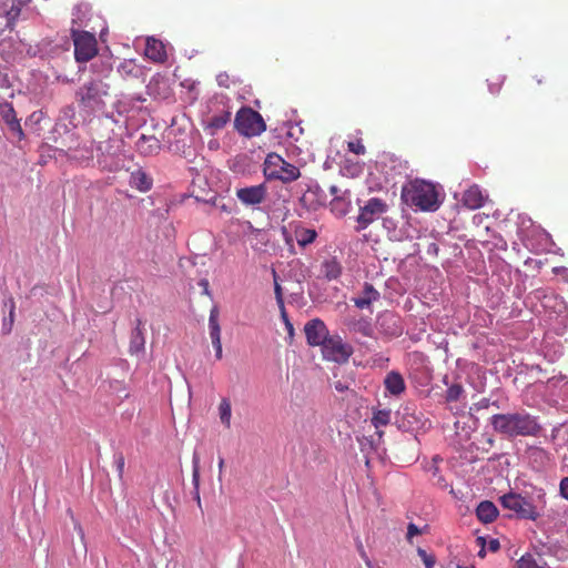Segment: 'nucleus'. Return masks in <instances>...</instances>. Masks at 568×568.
I'll return each instance as SVG.
<instances>
[{
    "instance_id": "9",
    "label": "nucleus",
    "mask_w": 568,
    "mask_h": 568,
    "mask_svg": "<svg viewBox=\"0 0 568 568\" xmlns=\"http://www.w3.org/2000/svg\"><path fill=\"white\" fill-rule=\"evenodd\" d=\"M386 211L387 204L383 200L378 197L369 199L366 204L359 209V214L357 216V222L359 224L358 230L366 229Z\"/></svg>"
},
{
    "instance_id": "18",
    "label": "nucleus",
    "mask_w": 568,
    "mask_h": 568,
    "mask_svg": "<svg viewBox=\"0 0 568 568\" xmlns=\"http://www.w3.org/2000/svg\"><path fill=\"white\" fill-rule=\"evenodd\" d=\"M145 337L143 334V323L140 318L136 320V325L131 333L130 347L131 354H138L144 351Z\"/></svg>"
},
{
    "instance_id": "24",
    "label": "nucleus",
    "mask_w": 568,
    "mask_h": 568,
    "mask_svg": "<svg viewBox=\"0 0 568 568\" xmlns=\"http://www.w3.org/2000/svg\"><path fill=\"white\" fill-rule=\"evenodd\" d=\"M517 568H549L540 555L525 554L517 561Z\"/></svg>"
},
{
    "instance_id": "14",
    "label": "nucleus",
    "mask_w": 568,
    "mask_h": 568,
    "mask_svg": "<svg viewBox=\"0 0 568 568\" xmlns=\"http://www.w3.org/2000/svg\"><path fill=\"white\" fill-rule=\"evenodd\" d=\"M145 55L159 63H163L168 59L166 50L162 41L154 39V38H148L146 45H145Z\"/></svg>"
},
{
    "instance_id": "34",
    "label": "nucleus",
    "mask_w": 568,
    "mask_h": 568,
    "mask_svg": "<svg viewBox=\"0 0 568 568\" xmlns=\"http://www.w3.org/2000/svg\"><path fill=\"white\" fill-rule=\"evenodd\" d=\"M530 456L534 459V462L544 463L545 460H549L548 453L542 448H532L530 450Z\"/></svg>"
},
{
    "instance_id": "44",
    "label": "nucleus",
    "mask_w": 568,
    "mask_h": 568,
    "mask_svg": "<svg viewBox=\"0 0 568 568\" xmlns=\"http://www.w3.org/2000/svg\"><path fill=\"white\" fill-rule=\"evenodd\" d=\"M489 548L493 551H497L499 549V541L497 539L490 540Z\"/></svg>"
},
{
    "instance_id": "51",
    "label": "nucleus",
    "mask_w": 568,
    "mask_h": 568,
    "mask_svg": "<svg viewBox=\"0 0 568 568\" xmlns=\"http://www.w3.org/2000/svg\"><path fill=\"white\" fill-rule=\"evenodd\" d=\"M479 556L484 557L485 556V549L481 548V550H479Z\"/></svg>"
},
{
    "instance_id": "30",
    "label": "nucleus",
    "mask_w": 568,
    "mask_h": 568,
    "mask_svg": "<svg viewBox=\"0 0 568 568\" xmlns=\"http://www.w3.org/2000/svg\"><path fill=\"white\" fill-rule=\"evenodd\" d=\"M488 88L491 94H498L504 83V77L500 74H493L487 79Z\"/></svg>"
},
{
    "instance_id": "29",
    "label": "nucleus",
    "mask_w": 568,
    "mask_h": 568,
    "mask_svg": "<svg viewBox=\"0 0 568 568\" xmlns=\"http://www.w3.org/2000/svg\"><path fill=\"white\" fill-rule=\"evenodd\" d=\"M390 410L389 409H377L374 412L372 417V424L375 428L386 426L390 423Z\"/></svg>"
},
{
    "instance_id": "26",
    "label": "nucleus",
    "mask_w": 568,
    "mask_h": 568,
    "mask_svg": "<svg viewBox=\"0 0 568 568\" xmlns=\"http://www.w3.org/2000/svg\"><path fill=\"white\" fill-rule=\"evenodd\" d=\"M192 466H193V471H192V481H193V485H194V498L197 503L199 506H201V497H200V491H199V486H200V456L196 452H194L193 454V458H192Z\"/></svg>"
},
{
    "instance_id": "19",
    "label": "nucleus",
    "mask_w": 568,
    "mask_h": 568,
    "mask_svg": "<svg viewBox=\"0 0 568 568\" xmlns=\"http://www.w3.org/2000/svg\"><path fill=\"white\" fill-rule=\"evenodd\" d=\"M476 516L481 523L489 524L497 518L498 509L494 505V503L489 500H484L479 503V505L477 506Z\"/></svg>"
},
{
    "instance_id": "16",
    "label": "nucleus",
    "mask_w": 568,
    "mask_h": 568,
    "mask_svg": "<svg viewBox=\"0 0 568 568\" xmlns=\"http://www.w3.org/2000/svg\"><path fill=\"white\" fill-rule=\"evenodd\" d=\"M140 154L150 156L156 154L161 149V143L154 135H141L136 142Z\"/></svg>"
},
{
    "instance_id": "40",
    "label": "nucleus",
    "mask_w": 568,
    "mask_h": 568,
    "mask_svg": "<svg viewBox=\"0 0 568 568\" xmlns=\"http://www.w3.org/2000/svg\"><path fill=\"white\" fill-rule=\"evenodd\" d=\"M229 80H230V78L226 72H222V73L217 74V77H216V81L220 87L229 88L230 87Z\"/></svg>"
},
{
    "instance_id": "12",
    "label": "nucleus",
    "mask_w": 568,
    "mask_h": 568,
    "mask_svg": "<svg viewBox=\"0 0 568 568\" xmlns=\"http://www.w3.org/2000/svg\"><path fill=\"white\" fill-rule=\"evenodd\" d=\"M0 116L10 131L18 135L19 140L24 136L20 121L18 120L14 108L11 103L3 102L0 104Z\"/></svg>"
},
{
    "instance_id": "50",
    "label": "nucleus",
    "mask_w": 568,
    "mask_h": 568,
    "mask_svg": "<svg viewBox=\"0 0 568 568\" xmlns=\"http://www.w3.org/2000/svg\"><path fill=\"white\" fill-rule=\"evenodd\" d=\"M339 202V199L337 196H335L334 201L332 202V205H335Z\"/></svg>"
},
{
    "instance_id": "6",
    "label": "nucleus",
    "mask_w": 568,
    "mask_h": 568,
    "mask_svg": "<svg viewBox=\"0 0 568 568\" xmlns=\"http://www.w3.org/2000/svg\"><path fill=\"white\" fill-rule=\"evenodd\" d=\"M501 506L516 514L518 518L536 520L539 517L537 508L530 500L517 493H508L499 497Z\"/></svg>"
},
{
    "instance_id": "31",
    "label": "nucleus",
    "mask_w": 568,
    "mask_h": 568,
    "mask_svg": "<svg viewBox=\"0 0 568 568\" xmlns=\"http://www.w3.org/2000/svg\"><path fill=\"white\" fill-rule=\"evenodd\" d=\"M118 71L122 77L134 75L136 71V64L132 60L124 61L119 65Z\"/></svg>"
},
{
    "instance_id": "52",
    "label": "nucleus",
    "mask_w": 568,
    "mask_h": 568,
    "mask_svg": "<svg viewBox=\"0 0 568 568\" xmlns=\"http://www.w3.org/2000/svg\"><path fill=\"white\" fill-rule=\"evenodd\" d=\"M222 211H226L227 213H230V211L226 210V206L225 205H222Z\"/></svg>"
},
{
    "instance_id": "5",
    "label": "nucleus",
    "mask_w": 568,
    "mask_h": 568,
    "mask_svg": "<svg viewBox=\"0 0 568 568\" xmlns=\"http://www.w3.org/2000/svg\"><path fill=\"white\" fill-rule=\"evenodd\" d=\"M234 126L245 138L258 136L266 131V123L262 115L248 106H243L236 112Z\"/></svg>"
},
{
    "instance_id": "46",
    "label": "nucleus",
    "mask_w": 568,
    "mask_h": 568,
    "mask_svg": "<svg viewBox=\"0 0 568 568\" xmlns=\"http://www.w3.org/2000/svg\"><path fill=\"white\" fill-rule=\"evenodd\" d=\"M13 314H14V303L12 300H10V318H11V321L13 320Z\"/></svg>"
},
{
    "instance_id": "39",
    "label": "nucleus",
    "mask_w": 568,
    "mask_h": 568,
    "mask_svg": "<svg viewBox=\"0 0 568 568\" xmlns=\"http://www.w3.org/2000/svg\"><path fill=\"white\" fill-rule=\"evenodd\" d=\"M560 495L568 500V477H564L559 484Z\"/></svg>"
},
{
    "instance_id": "17",
    "label": "nucleus",
    "mask_w": 568,
    "mask_h": 568,
    "mask_svg": "<svg viewBox=\"0 0 568 568\" xmlns=\"http://www.w3.org/2000/svg\"><path fill=\"white\" fill-rule=\"evenodd\" d=\"M21 13V2L17 0H11V4L9 6L8 2H2L0 4V16H4L7 20V26L12 29L16 21L20 17Z\"/></svg>"
},
{
    "instance_id": "37",
    "label": "nucleus",
    "mask_w": 568,
    "mask_h": 568,
    "mask_svg": "<svg viewBox=\"0 0 568 568\" xmlns=\"http://www.w3.org/2000/svg\"><path fill=\"white\" fill-rule=\"evenodd\" d=\"M422 530L413 523H409L407 526L406 538L408 542H412L414 536L420 535Z\"/></svg>"
},
{
    "instance_id": "22",
    "label": "nucleus",
    "mask_w": 568,
    "mask_h": 568,
    "mask_svg": "<svg viewBox=\"0 0 568 568\" xmlns=\"http://www.w3.org/2000/svg\"><path fill=\"white\" fill-rule=\"evenodd\" d=\"M130 185L141 192H146L152 187V179L142 170L131 173Z\"/></svg>"
},
{
    "instance_id": "20",
    "label": "nucleus",
    "mask_w": 568,
    "mask_h": 568,
    "mask_svg": "<svg viewBox=\"0 0 568 568\" xmlns=\"http://www.w3.org/2000/svg\"><path fill=\"white\" fill-rule=\"evenodd\" d=\"M384 384L386 390L395 396H398L402 393H404L406 388L403 376L394 371L386 375Z\"/></svg>"
},
{
    "instance_id": "2",
    "label": "nucleus",
    "mask_w": 568,
    "mask_h": 568,
    "mask_svg": "<svg viewBox=\"0 0 568 568\" xmlns=\"http://www.w3.org/2000/svg\"><path fill=\"white\" fill-rule=\"evenodd\" d=\"M402 199L406 204L422 211H436L439 207L438 193L434 184L424 180H414L403 186Z\"/></svg>"
},
{
    "instance_id": "15",
    "label": "nucleus",
    "mask_w": 568,
    "mask_h": 568,
    "mask_svg": "<svg viewBox=\"0 0 568 568\" xmlns=\"http://www.w3.org/2000/svg\"><path fill=\"white\" fill-rule=\"evenodd\" d=\"M379 293L371 283H365L362 294L358 297L353 298L356 307L364 310L371 306V304L379 298Z\"/></svg>"
},
{
    "instance_id": "49",
    "label": "nucleus",
    "mask_w": 568,
    "mask_h": 568,
    "mask_svg": "<svg viewBox=\"0 0 568 568\" xmlns=\"http://www.w3.org/2000/svg\"><path fill=\"white\" fill-rule=\"evenodd\" d=\"M329 191H331V194L336 195L338 190H337V186L333 185V186H331Z\"/></svg>"
},
{
    "instance_id": "23",
    "label": "nucleus",
    "mask_w": 568,
    "mask_h": 568,
    "mask_svg": "<svg viewBox=\"0 0 568 568\" xmlns=\"http://www.w3.org/2000/svg\"><path fill=\"white\" fill-rule=\"evenodd\" d=\"M294 235L297 241V244L302 247H305L306 245L312 244L316 240L317 232L314 229H307L301 224H297L294 229Z\"/></svg>"
},
{
    "instance_id": "13",
    "label": "nucleus",
    "mask_w": 568,
    "mask_h": 568,
    "mask_svg": "<svg viewBox=\"0 0 568 568\" xmlns=\"http://www.w3.org/2000/svg\"><path fill=\"white\" fill-rule=\"evenodd\" d=\"M485 201L486 196L476 184L465 190L462 196L463 205L469 210L480 209L485 204Z\"/></svg>"
},
{
    "instance_id": "48",
    "label": "nucleus",
    "mask_w": 568,
    "mask_h": 568,
    "mask_svg": "<svg viewBox=\"0 0 568 568\" xmlns=\"http://www.w3.org/2000/svg\"><path fill=\"white\" fill-rule=\"evenodd\" d=\"M488 405H489V400L486 398L480 402V407H483V408L488 407Z\"/></svg>"
},
{
    "instance_id": "10",
    "label": "nucleus",
    "mask_w": 568,
    "mask_h": 568,
    "mask_svg": "<svg viewBox=\"0 0 568 568\" xmlns=\"http://www.w3.org/2000/svg\"><path fill=\"white\" fill-rule=\"evenodd\" d=\"M304 333L310 346L323 347L331 336L327 326L320 318L308 321L304 326Z\"/></svg>"
},
{
    "instance_id": "8",
    "label": "nucleus",
    "mask_w": 568,
    "mask_h": 568,
    "mask_svg": "<svg viewBox=\"0 0 568 568\" xmlns=\"http://www.w3.org/2000/svg\"><path fill=\"white\" fill-rule=\"evenodd\" d=\"M353 352V347L349 344L344 343L338 335L329 336L322 347L323 357L338 364L348 362Z\"/></svg>"
},
{
    "instance_id": "42",
    "label": "nucleus",
    "mask_w": 568,
    "mask_h": 568,
    "mask_svg": "<svg viewBox=\"0 0 568 568\" xmlns=\"http://www.w3.org/2000/svg\"><path fill=\"white\" fill-rule=\"evenodd\" d=\"M214 349H215V356L217 359H221L222 358V343L221 341L217 342V344H212Z\"/></svg>"
},
{
    "instance_id": "1",
    "label": "nucleus",
    "mask_w": 568,
    "mask_h": 568,
    "mask_svg": "<svg viewBox=\"0 0 568 568\" xmlns=\"http://www.w3.org/2000/svg\"><path fill=\"white\" fill-rule=\"evenodd\" d=\"M490 425L496 433L509 438L537 436L541 430L537 418L525 410L495 414Z\"/></svg>"
},
{
    "instance_id": "11",
    "label": "nucleus",
    "mask_w": 568,
    "mask_h": 568,
    "mask_svg": "<svg viewBox=\"0 0 568 568\" xmlns=\"http://www.w3.org/2000/svg\"><path fill=\"white\" fill-rule=\"evenodd\" d=\"M267 195V189L265 184L252 185L236 190V197L244 205H258L263 203Z\"/></svg>"
},
{
    "instance_id": "47",
    "label": "nucleus",
    "mask_w": 568,
    "mask_h": 568,
    "mask_svg": "<svg viewBox=\"0 0 568 568\" xmlns=\"http://www.w3.org/2000/svg\"><path fill=\"white\" fill-rule=\"evenodd\" d=\"M223 467H224V459L220 458V460H219V473H220V475L222 474Z\"/></svg>"
},
{
    "instance_id": "3",
    "label": "nucleus",
    "mask_w": 568,
    "mask_h": 568,
    "mask_svg": "<svg viewBox=\"0 0 568 568\" xmlns=\"http://www.w3.org/2000/svg\"><path fill=\"white\" fill-rule=\"evenodd\" d=\"M263 173L266 180H277L283 183H292L301 176L300 169L285 161L277 153L266 155L263 163Z\"/></svg>"
},
{
    "instance_id": "45",
    "label": "nucleus",
    "mask_w": 568,
    "mask_h": 568,
    "mask_svg": "<svg viewBox=\"0 0 568 568\" xmlns=\"http://www.w3.org/2000/svg\"><path fill=\"white\" fill-rule=\"evenodd\" d=\"M275 294H276V298L280 303H282V290H281V286L275 283Z\"/></svg>"
},
{
    "instance_id": "27",
    "label": "nucleus",
    "mask_w": 568,
    "mask_h": 568,
    "mask_svg": "<svg viewBox=\"0 0 568 568\" xmlns=\"http://www.w3.org/2000/svg\"><path fill=\"white\" fill-rule=\"evenodd\" d=\"M219 414L221 423L226 427H231L232 408L227 398H223L219 405Z\"/></svg>"
},
{
    "instance_id": "43",
    "label": "nucleus",
    "mask_w": 568,
    "mask_h": 568,
    "mask_svg": "<svg viewBox=\"0 0 568 568\" xmlns=\"http://www.w3.org/2000/svg\"><path fill=\"white\" fill-rule=\"evenodd\" d=\"M334 387H335V389H336L338 393H344L346 389H348V386H347V385H345V384H344V383H342V382H336V383L334 384Z\"/></svg>"
},
{
    "instance_id": "35",
    "label": "nucleus",
    "mask_w": 568,
    "mask_h": 568,
    "mask_svg": "<svg viewBox=\"0 0 568 568\" xmlns=\"http://www.w3.org/2000/svg\"><path fill=\"white\" fill-rule=\"evenodd\" d=\"M417 554L422 558L426 568H433V566L435 565V557L433 555L427 554L426 550H424L423 548H418Z\"/></svg>"
},
{
    "instance_id": "7",
    "label": "nucleus",
    "mask_w": 568,
    "mask_h": 568,
    "mask_svg": "<svg viewBox=\"0 0 568 568\" xmlns=\"http://www.w3.org/2000/svg\"><path fill=\"white\" fill-rule=\"evenodd\" d=\"M74 58L78 62H88L98 54V41L94 34L88 31L72 30Z\"/></svg>"
},
{
    "instance_id": "33",
    "label": "nucleus",
    "mask_w": 568,
    "mask_h": 568,
    "mask_svg": "<svg viewBox=\"0 0 568 568\" xmlns=\"http://www.w3.org/2000/svg\"><path fill=\"white\" fill-rule=\"evenodd\" d=\"M347 149L349 152L357 154V155H363L366 152V149H365L364 144L362 143L361 139H357L355 141H349L347 143Z\"/></svg>"
},
{
    "instance_id": "21",
    "label": "nucleus",
    "mask_w": 568,
    "mask_h": 568,
    "mask_svg": "<svg viewBox=\"0 0 568 568\" xmlns=\"http://www.w3.org/2000/svg\"><path fill=\"white\" fill-rule=\"evenodd\" d=\"M231 120V112L225 110L219 114L212 115L205 124V130H209L210 134H215L217 131L222 130L227 122Z\"/></svg>"
},
{
    "instance_id": "38",
    "label": "nucleus",
    "mask_w": 568,
    "mask_h": 568,
    "mask_svg": "<svg viewBox=\"0 0 568 568\" xmlns=\"http://www.w3.org/2000/svg\"><path fill=\"white\" fill-rule=\"evenodd\" d=\"M283 235H284V241H285L286 245L288 246V252L291 254H295L296 252H295L292 235L285 229H283Z\"/></svg>"
},
{
    "instance_id": "32",
    "label": "nucleus",
    "mask_w": 568,
    "mask_h": 568,
    "mask_svg": "<svg viewBox=\"0 0 568 568\" xmlns=\"http://www.w3.org/2000/svg\"><path fill=\"white\" fill-rule=\"evenodd\" d=\"M464 389L459 384H454L450 387H448L446 393V399L448 402H455L458 400L460 395L463 394Z\"/></svg>"
},
{
    "instance_id": "4",
    "label": "nucleus",
    "mask_w": 568,
    "mask_h": 568,
    "mask_svg": "<svg viewBox=\"0 0 568 568\" xmlns=\"http://www.w3.org/2000/svg\"><path fill=\"white\" fill-rule=\"evenodd\" d=\"M108 95V85L102 81H91L77 91L79 106L85 112H95L104 109V98Z\"/></svg>"
},
{
    "instance_id": "25",
    "label": "nucleus",
    "mask_w": 568,
    "mask_h": 568,
    "mask_svg": "<svg viewBox=\"0 0 568 568\" xmlns=\"http://www.w3.org/2000/svg\"><path fill=\"white\" fill-rule=\"evenodd\" d=\"M209 328H210V337H211L212 344H217V342L221 341V327H220V323H219L217 307H213L210 312Z\"/></svg>"
},
{
    "instance_id": "28",
    "label": "nucleus",
    "mask_w": 568,
    "mask_h": 568,
    "mask_svg": "<svg viewBox=\"0 0 568 568\" xmlns=\"http://www.w3.org/2000/svg\"><path fill=\"white\" fill-rule=\"evenodd\" d=\"M325 277L336 280L342 273V266L336 260L326 261L323 265Z\"/></svg>"
},
{
    "instance_id": "36",
    "label": "nucleus",
    "mask_w": 568,
    "mask_h": 568,
    "mask_svg": "<svg viewBox=\"0 0 568 568\" xmlns=\"http://www.w3.org/2000/svg\"><path fill=\"white\" fill-rule=\"evenodd\" d=\"M115 467H116V473H118V476L120 478L123 477V474H124V466H125V459H124V456L122 454H118L115 456Z\"/></svg>"
},
{
    "instance_id": "41",
    "label": "nucleus",
    "mask_w": 568,
    "mask_h": 568,
    "mask_svg": "<svg viewBox=\"0 0 568 568\" xmlns=\"http://www.w3.org/2000/svg\"><path fill=\"white\" fill-rule=\"evenodd\" d=\"M282 315H283V318L285 321V326L287 328V332H288L290 336H293L294 327H293L292 323L288 321L285 312H283Z\"/></svg>"
},
{
    "instance_id": "53",
    "label": "nucleus",
    "mask_w": 568,
    "mask_h": 568,
    "mask_svg": "<svg viewBox=\"0 0 568 568\" xmlns=\"http://www.w3.org/2000/svg\"><path fill=\"white\" fill-rule=\"evenodd\" d=\"M458 568H474V567H458Z\"/></svg>"
}]
</instances>
